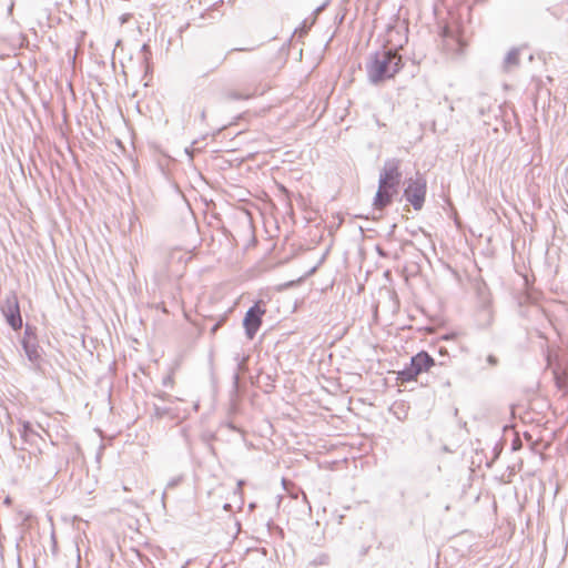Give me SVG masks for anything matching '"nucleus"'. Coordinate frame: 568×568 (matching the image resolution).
I'll return each mask as SVG.
<instances>
[{
    "label": "nucleus",
    "instance_id": "obj_9",
    "mask_svg": "<svg viewBox=\"0 0 568 568\" xmlns=\"http://www.w3.org/2000/svg\"><path fill=\"white\" fill-rule=\"evenodd\" d=\"M432 366H434V358L428 355L426 352H419L416 354L410 362V367L415 371V374H420L422 372L428 371Z\"/></svg>",
    "mask_w": 568,
    "mask_h": 568
},
{
    "label": "nucleus",
    "instance_id": "obj_4",
    "mask_svg": "<svg viewBox=\"0 0 568 568\" xmlns=\"http://www.w3.org/2000/svg\"><path fill=\"white\" fill-rule=\"evenodd\" d=\"M468 41L464 32L458 28H446L443 36V48L452 55L463 53Z\"/></svg>",
    "mask_w": 568,
    "mask_h": 568
},
{
    "label": "nucleus",
    "instance_id": "obj_2",
    "mask_svg": "<svg viewBox=\"0 0 568 568\" xmlns=\"http://www.w3.org/2000/svg\"><path fill=\"white\" fill-rule=\"evenodd\" d=\"M404 196L415 210H420L425 203L427 183L424 176L416 175L406 182Z\"/></svg>",
    "mask_w": 568,
    "mask_h": 568
},
{
    "label": "nucleus",
    "instance_id": "obj_1",
    "mask_svg": "<svg viewBox=\"0 0 568 568\" xmlns=\"http://www.w3.org/2000/svg\"><path fill=\"white\" fill-rule=\"evenodd\" d=\"M402 57L393 51L376 53L367 64V74L372 82L379 83L393 78L400 69Z\"/></svg>",
    "mask_w": 568,
    "mask_h": 568
},
{
    "label": "nucleus",
    "instance_id": "obj_10",
    "mask_svg": "<svg viewBox=\"0 0 568 568\" xmlns=\"http://www.w3.org/2000/svg\"><path fill=\"white\" fill-rule=\"evenodd\" d=\"M417 376H418V374H415V371L412 367H409V368L398 372L397 379L400 381L402 383H406V382L416 381Z\"/></svg>",
    "mask_w": 568,
    "mask_h": 568
},
{
    "label": "nucleus",
    "instance_id": "obj_7",
    "mask_svg": "<svg viewBox=\"0 0 568 568\" xmlns=\"http://www.w3.org/2000/svg\"><path fill=\"white\" fill-rule=\"evenodd\" d=\"M397 193V189L388 186L378 182V190L374 197V206L377 210H383L392 203L393 196Z\"/></svg>",
    "mask_w": 568,
    "mask_h": 568
},
{
    "label": "nucleus",
    "instance_id": "obj_6",
    "mask_svg": "<svg viewBox=\"0 0 568 568\" xmlns=\"http://www.w3.org/2000/svg\"><path fill=\"white\" fill-rule=\"evenodd\" d=\"M402 179L400 162L399 160L387 161L379 174L378 182L388 186L397 189Z\"/></svg>",
    "mask_w": 568,
    "mask_h": 568
},
{
    "label": "nucleus",
    "instance_id": "obj_3",
    "mask_svg": "<svg viewBox=\"0 0 568 568\" xmlns=\"http://www.w3.org/2000/svg\"><path fill=\"white\" fill-rule=\"evenodd\" d=\"M266 313V307L264 302L257 301L248 311L246 312L243 326L245 328V333L250 339L254 338L256 332L260 329L262 325V318Z\"/></svg>",
    "mask_w": 568,
    "mask_h": 568
},
{
    "label": "nucleus",
    "instance_id": "obj_8",
    "mask_svg": "<svg viewBox=\"0 0 568 568\" xmlns=\"http://www.w3.org/2000/svg\"><path fill=\"white\" fill-rule=\"evenodd\" d=\"M34 341L36 335L33 334L30 327H27L22 339V346L26 351L28 358L31 362H38L41 357L39 353V346Z\"/></svg>",
    "mask_w": 568,
    "mask_h": 568
},
{
    "label": "nucleus",
    "instance_id": "obj_5",
    "mask_svg": "<svg viewBox=\"0 0 568 568\" xmlns=\"http://www.w3.org/2000/svg\"><path fill=\"white\" fill-rule=\"evenodd\" d=\"M1 310L7 320V323L11 326V328L14 331L21 329L22 316L20 313L19 301L16 294L7 296Z\"/></svg>",
    "mask_w": 568,
    "mask_h": 568
}]
</instances>
